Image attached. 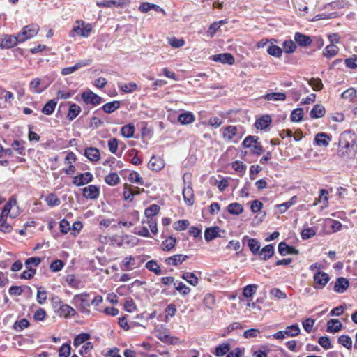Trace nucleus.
I'll return each mask as SVG.
<instances>
[{"instance_id":"nucleus-1","label":"nucleus","mask_w":357,"mask_h":357,"mask_svg":"<svg viewBox=\"0 0 357 357\" xmlns=\"http://www.w3.org/2000/svg\"><path fill=\"white\" fill-rule=\"evenodd\" d=\"M92 30V26L89 23H85L83 21H76L75 24L70 34L71 37L79 36L83 38H87Z\"/></svg>"},{"instance_id":"nucleus-2","label":"nucleus","mask_w":357,"mask_h":357,"mask_svg":"<svg viewBox=\"0 0 357 357\" xmlns=\"http://www.w3.org/2000/svg\"><path fill=\"white\" fill-rule=\"evenodd\" d=\"M39 27L36 24H30L23 28L22 31L17 35L20 43H23L37 35Z\"/></svg>"},{"instance_id":"nucleus-3","label":"nucleus","mask_w":357,"mask_h":357,"mask_svg":"<svg viewBox=\"0 0 357 357\" xmlns=\"http://www.w3.org/2000/svg\"><path fill=\"white\" fill-rule=\"evenodd\" d=\"M314 288L317 289H322L329 282V275L322 271H317L314 273Z\"/></svg>"},{"instance_id":"nucleus-4","label":"nucleus","mask_w":357,"mask_h":357,"mask_svg":"<svg viewBox=\"0 0 357 357\" xmlns=\"http://www.w3.org/2000/svg\"><path fill=\"white\" fill-rule=\"evenodd\" d=\"M130 3V0H103L96 2L97 6L99 8H123Z\"/></svg>"},{"instance_id":"nucleus-5","label":"nucleus","mask_w":357,"mask_h":357,"mask_svg":"<svg viewBox=\"0 0 357 357\" xmlns=\"http://www.w3.org/2000/svg\"><path fill=\"white\" fill-rule=\"evenodd\" d=\"M244 147L250 148L251 151L256 155H260L263 152V148L259 144L257 139L253 136L247 137L243 142Z\"/></svg>"},{"instance_id":"nucleus-6","label":"nucleus","mask_w":357,"mask_h":357,"mask_svg":"<svg viewBox=\"0 0 357 357\" xmlns=\"http://www.w3.org/2000/svg\"><path fill=\"white\" fill-rule=\"evenodd\" d=\"M3 214L10 216L12 218L17 217L20 214V208L17 205V201L15 199H10L3 208Z\"/></svg>"},{"instance_id":"nucleus-7","label":"nucleus","mask_w":357,"mask_h":357,"mask_svg":"<svg viewBox=\"0 0 357 357\" xmlns=\"http://www.w3.org/2000/svg\"><path fill=\"white\" fill-rule=\"evenodd\" d=\"M88 297L89 295L86 294L76 295L74 297V301L79 303L81 312L86 314H89L90 313L89 307L91 305V303L89 302Z\"/></svg>"},{"instance_id":"nucleus-8","label":"nucleus","mask_w":357,"mask_h":357,"mask_svg":"<svg viewBox=\"0 0 357 357\" xmlns=\"http://www.w3.org/2000/svg\"><path fill=\"white\" fill-rule=\"evenodd\" d=\"M93 178V174L91 172H87L74 176L73 183L75 186H82L91 182Z\"/></svg>"},{"instance_id":"nucleus-9","label":"nucleus","mask_w":357,"mask_h":357,"mask_svg":"<svg viewBox=\"0 0 357 357\" xmlns=\"http://www.w3.org/2000/svg\"><path fill=\"white\" fill-rule=\"evenodd\" d=\"M82 98L86 104H91L93 105H98L102 101L101 97L91 91L82 93Z\"/></svg>"},{"instance_id":"nucleus-10","label":"nucleus","mask_w":357,"mask_h":357,"mask_svg":"<svg viewBox=\"0 0 357 357\" xmlns=\"http://www.w3.org/2000/svg\"><path fill=\"white\" fill-rule=\"evenodd\" d=\"M19 42L17 36L5 35L0 37V48H10L15 46Z\"/></svg>"},{"instance_id":"nucleus-11","label":"nucleus","mask_w":357,"mask_h":357,"mask_svg":"<svg viewBox=\"0 0 357 357\" xmlns=\"http://www.w3.org/2000/svg\"><path fill=\"white\" fill-rule=\"evenodd\" d=\"M48 85L49 84L45 83L39 78H35L31 81L29 89L32 93H40L47 89Z\"/></svg>"},{"instance_id":"nucleus-12","label":"nucleus","mask_w":357,"mask_h":357,"mask_svg":"<svg viewBox=\"0 0 357 357\" xmlns=\"http://www.w3.org/2000/svg\"><path fill=\"white\" fill-rule=\"evenodd\" d=\"M83 196L86 199H95L99 197V188L94 185H90L82 190Z\"/></svg>"},{"instance_id":"nucleus-13","label":"nucleus","mask_w":357,"mask_h":357,"mask_svg":"<svg viewBox=\"0 0 357 357\" xmlns=\"http://www.w3.org/2000/svg\"><path fill=\"white\" fill-rule=\"evenodd\" d=\"M332 137L325 132H319L315 135L314 142L319 146L326 147L328 146Z\"/></svg>"},{"instance_id":"nucleus-14","label":"nucleus","mask_w":357,"mask_h":357,"mask_svg":"<svg viewBox=\"0 0 357 357\" xmlns=\"http://www.w3.org/2000/svg\"><path fill=\"white\" fill-rule=\"evenodd\" d=\"M349 282L347 279L343 277L338 278L334 285V291L337 293H344L349 287Z\"/></svg>"},{"instance_id":"nucleus-15","label":"nucleus","mask_w":357,"mask_h":357,"mask_svg":"<svg viewBox=\"0 0 357 357\" xmlns=\"http://www.w3.org/2000/svg\"><path fill=\"white\" fill-rule=\"evenodd\" d=\"M213 59L214 61L229 65H232L235 61L234 56L229 53L214 55Z\"/></svg>"},{"instance_id":"nucleus-16","label":"nucleus","mask_w":357,"mask_h":357,"mask_svg":"<svg viewBox=\"0 0 357 357\" xmlns=\"http://www.w3.org/2000/svg\"><path fill=\"white\" fill-rule=\"evenodd\" d=\"M164 167V160L160 157L153 156L149 162V167L153 171H160Z\"/></svg>"},{"instance_id":"nucleus-17","label":"nucleus","mask_w":357,"mask_h":357,"mask_svg":"<svg viewBox=\"0 0 357 357\" xmlns=\"http://www.w3.org/2000/svg\"><path fill=\"white\" fill-rule=\"evenodd\" d=\"M238 135V128L234 126H228L222 130V137L225 140L231 141Z\"/></svg>"},{"instance_id":"nucleus-18","label":"nucleus","mask_w":357,"mask_h":357,"mask_svg":"<svg viewBox=\"0 0 357 357\" xmlns=\"http://www.w3.org/2000/svg\"><path fill=\"white\" fill-rule=\"evenodd\" d=\"M339 146L340 149L338 150V154L342 157L349 156V154L347 151H344V149H348L350 148L351 145L349 142L345 140V135L342 134L339 140Z\"/></svg>"},{"instance_id":"nucleus-19","label":"nucleus","mask_w":357,"mask_h":357,"mask_svg":"<svg viewBox=\"0 0 357 357\" xmlns=\"http://www.w3.org/2000/svg\"><path fill=\"white\" fill-rule=\"evenodd\" d=\"M195 121V115L190 112L181 113L178 116V121L182 125H188Z\"/></svg>"},{"instance_id":"nucleus-20","label":"nucleus","mask_w":357,"mask_h":357,"mask_svg":"<svg viewBox=\"0 0 357 357\" xmlns=\"http://www.w3.org/2000/svg\"><path fill=\"white\" fill-rule=\"evenodd\" d=\"M57 314L60 317L68 318L75 314V310L67 304H63L58 310Z\"/></svg>"},{"instance_id":"nucleus-21","label":"nucleus","mask_w":357,"mask_h":357,"mask_svg":"<svg viewBox=\"0 0 357 357\" xmlns=\"http://www.w3.org/2000/svg\"><path fill=\"white\" fill-rule=\"evenodd\" d=\"M183 196L185 204L188 206H192L194 204V192L192 188L190 186L185 187L183 189Z\"/></svg>"},{"instance_id":"nucleus-22","label":"nucleus","mask_w":357,"mask_h":357,"mask_svg":"<svg viewBox=\"0 0 357 357\" xmlns=\"http://www.w3.org/2000/svg\"><path fill=\"white\" fill-rule=\"evenodd\" d=\"M278 252L281 255H287L288 254H298V250L295 248L289 246L286 243L281 242L278 245Z\"/></svg>"},{"instance_id":"nucleus-23","label":"nucleus","mask_w":357,"mask_h":357,"mask_svg":"<svg viewBox=\"0 0 357 357\" xmlns=\"http://www.w3.org/2000/svg\"><path fill=\"white\" fill-rule=\"evenodd\" d=\"M294 40L300 46L302 47H307L312 43L310 37L299 32L295 33Z\"/></svg>"},{"instance_id":"nucleus-24","label":"nucleus","mask_w":357,"mask_h":357,"mask_svg":"<svg viewBox=\"0 0 357 357\" xmlns=\"http://www.w3.org/2000/svg\"><path fill=\"white\" fill-rule=\"evenodd\" d=\"M89 62H84V61H79V62L76 63L73 66L66 67V68H63L61 70V74L64 76L73 74V73H75L76 70H77L80 68L85 66L86 65H89Z\"/></svg>"},{"instance_id":"nucleus-25","label":"nucleus","mask_w":357,"mask_h":357,"mask_svg":"<svg viewBox=\"0 0 357 357\" xmlns=\"http://www.w3.org/2000/svg\"><path fill=\"white\" fill-rule=\"evenodd\" d=\"M342 327V324L338 319H332L327 322V331L329 333H337Z\"/></svg>"},{"instance_id":"nucleus-26","label":"nucleus","mask_w":357,"mask_h":357,"mask_svg":"<svg viewBox=\"0 0 357 357\" xmlns=\"http://www.w3.org/2000/svg\"><path fill=\"white\" fill-rule=\"evenodd\" d=\"M84 155L91 161H98L100 159V152L97 148L89 147L84 151Z\"/></svg>"},{"instance_id":"nucleus-27","label":"nucleus","mask_w":357,"mask_h":357,"mask_svg":"<svg viewBox=\"0 0 357 357\" xmlns=\"http://www.w3.org/2000/svg\"><path fill=\"white\" fill-rule=\"evenodd\" d=\"M338 52L339 47L335 45L330 44L324 48L323 51V55L328 59H330L332 57L336 56Z\"/></svg>"},{"instance_id":"nucleus-28","label":"nucleus","mask_w":357,"mask_h":357,"mask_svg":"<svg viewBox=\"0 0 357 357\" xmlns=\"http://www.w3.org/2000/svg\"><path fill=\"white\" fill-rule=\"evenodd\" d=\"M186 259H188L187 255H175L166 259L165 262L169 265L177 266L185 261Z\"/></svg>"},{"instance_id":"nucleus-29","label":"nucleus","mask_w":357,"mask_h":357,"mask_svg":"<svg viewBox=\"0 0 357 357\" xmlns=\"http://www.w3.org/2000/svg\"><path fill=\"white\" fill-rule=\"evenodd\" d=\"M220 231V229L218 227L207 228L204 232L205 240L206 241H210L219 236L218 234Z\"/></svg>"},{"instance_id":"nucleus-30","label":"nucleus","mask_w":357,"mask_h":357,"mask_svg":"<svg viewBox=\"0 0 357 357\" xmlns=\"http://www.w3.org/2000/svg\"><path fill=\"white\" fill-rule=\"evenodd\" d=\"M297 200L296 196H293L289 201L282 203L281 204H277L276 208H278L279 213H284L286 212L291 206L296 204Z\"/></svg>"},{"instance_id":"nucleus-31","label":"nucleus","mask_w":357,"mask_h":357,"mask_svg":"<svg viewBox=\"0 0 357 357\" xmlns=\"http://www.w3.org/2000/svg\"><path fill=\"white\" fill-rule=\"evenodd\" d=\"M325 108L321 105H315L311 110L310 115L312 119H319L324 116L325 114Z\"/></svg>"},{"instance_id":"nucleus-32","label":"nucleus","mask_w":357,"mask_h":357,"mask_svg":"<svg viewBox=\"0 0 357 357\" xmlns=\"http://www.w3.org/2000/svg\"><path fill=\"white\" fill-rule=\"evenodd\" d=\"M271 122V117L268 115H266L257 119L255 125L257 129L264 130L269 126Z\"/></svg>"},{"instance_id":"nucleus-33","label":"nucleus","mask_w":357,"mask_h":357,"mask_svg":"<svg viewBox=\"0 0 357 357\" xmlns=\"http://www.w3.org/2000/svg\"><path fill=\"white\" fill-rule=\"evenodd\" d=\"M25 142L22 140H14L11 144L12 149L15 151L19 155H25Z\"/></svg>"},{"instance_id":"nucleus-34","label":"nucleus","mask_w":357,"mask_h":357,"mask_svg":"<svg viewBox=\"0 0 357 357\" xmlns=\"http://www.w3.org/2000/svg\"><path fill=\"white\" fill-rule=\"evenodd\" d=\"M274 254V248L272 245H267L264 247L260 252H259V255L261 258L264 260H266L271 257Z\"/></svg>"},{"instance_id":"nucleus-35","label":"nucleus","mask_w":357,"mask_h":357,"mask_svg":"<svg viewBox=\"0 0 357 357\" xmlns=\"http://www.w3.org/2000/svg\"><path fill=\"white\" fill-rule=\"evenodd\" d=\"M81 109L79 105L75 103H71L68 109L67 117L70 121L75 119L80 113Z\"/></svg>"},{"instance_id":"nucleus-36","label":"nucleus","mask_w":357,"mask_h":357,"mask_svg":"<svg viewBox=\"0 0 357 357\" xmlns=\"http://www.w3.org/2000/svg\"><path fill=\"white\" fill-rule=\"evenodd\" d=\"M264 98L268 101L284 100L286 94L282 92H273L266 94Z\"/></svg>"},{"instance_id":"nucleus-37","label":"nucleus","mask_w":357,"mask_h":357,"mask_svg":"<svg viewBox=\"0 0 357 357\" xmlns=\"http://www.w3.org/2000/svg\"><path fill=\"white\" fill-rule=\"evenodd\" d=\"M56 105L57 101L56 99L49 100L43 107L42 112L45 115L52 114L54 112Z\"/></svg>"},{"instance_id":"nucleus-38","label":"nucleus","mask_w":357,"mask_h":357,"mask_svg":"<svg viewBox=\"0 0 357 357\" xmlns=\"http://www.w3.org/2000/svg\"><path fill=\"white\" fill-rule=\"evenodd\" d=\"M119 88L124 93H132L137 89V85L135 82L130 83H118Z\"/></svg>"},{"instance_id":"nucleus-39","label":"nucleus","mask_w":357,"mask_h":357,"mask_svg":"<svg viewBox=\"0 0 357 357\" xmlns=\"http://www.w3.org/2000/svg\"><path fill=\"white\" fill-rule=\"evenodd\" d=\"M120 107V102L117 100H114L108 103L105 104L102 109V110L107 114H111L114 112L115 110Z\"/></svg>"},{"instance_id":"nucleus-40","label":"nucleus","mask_w":357,"mask_h":357,"mask_svg":"<svg viewBox=\"0 0 357 357\" xmlns=\"http://www.w3.org/2000/svg\"><path fill=\"white\" fill-rule=\"evenodd\" d=\"M182 278L194 287L198 284L199 279L193 273L185 272L182 275Z\"/></svg>"},{"instance_id":"nucleus-41","label":"nucleus","mask_w":357,"mask_h":357,"mask_svg":"<svg viewBox=\"0 0 357 357\" xmlns=\"http://www.w3.org/2000/svg\"><path fill=\"white\" fill-rule=\"evenodd\" d=\"M230 350V345L228 343H222L215 348V355L221 357L227 354Z\"/></svg>"},{"instance_id":"nucleus-42","label":"nucleus","mask_w":357,"mask_h":357,"mask_svg":"<svg viewBox=\"0 0 357 357\" xmlns=\"http://www.w3.org/2000/svg\"><path fill=\"white\" fill-rule=\"evenodd\" d=\"M105 181L109 185L114 186L120 182V178L116 173L113 172L105 176Z\"/></svg>"},{"instance_id":"nucleus-43","label":"nucleus","mask_w":357,"mask_h":357,"mask_svg":"<svg viewBox=\"0 0 357 357\" xmlns=\"http://www.w3.org/2000/svg\"><path fill=\"white\" fill-rule=\"evenodd\" d=\"M258 286L257 284H249L245 286L243 290V295L247 298H251L257 291Z\"/></svg>"},{"instance_id":"nucleus-44","label":"nucleus","mask_w":357,"mask_h":357,"mask_svg":"<svg viewBox=\"0 0 357 357\" xmlns=\"http://www.w3.org/2000/svg\"><path fill=\"white\" fill-rule=\"evenodd\" d=\"M135 130V126L133 125L128 124L121 128V132L123 137L130 138L133 137Z\"/></svg>"},{"instance_id":"nucleus-45","label":"nucleus","mask_w":357,"mask_h":357,"mask_svg":"<svg viewBox=\"0 0 357 357\" xmlns=\"http://www.w3.org/2000/svg\"><path fill=\"white\" fill-rule=\"evenodd\" d=\"M45 200L47 204L51 207L59 206L61 204L60 199L54 193L49 194Z\"/></svg>"},{"instance_id":"nucleus-46","label":"nucleus","mask_w":357,"mask_h":357,"mask_svg":"<svg viewBox=\"0 0 357 357\" xmlns=\"http://www.w3.org/2000/svg\"><path fill=\"white\" fill-rule=\"evenodd\" d=\"M300 331L299 326L295 324L287 326L284 331V333H286L287 336L294 337L297 336L300 333Z\"/></svg>"},{"instance_id":"nucleus-47","label":"nucleus","mask_w":357,"mask_h":357,"mask_svg":"<svg viewBox=\"0 0 357 357\" xmlns=\"http://www.w3.org/2000/svg\"><path fill=\"white\" fill-rule=\"evenodd\" d=\"M135 258L132 256L126 257L123 261L121 269L123 271L130 270L135 267Z\"/></svg>"},{"instance_id":"nucleus-48","label":"nucleus","mask_w":357,"mask_h":357,"mask_svg":"<svg viewBox=\"0 0 357 357\" xmlns=\"http://www.w3.org/2000/svg\"><path fill=\"white\" fill-rule=\"evenodd\" d=\"M176 238L171 236L162 242L161 247L163 250L169 251L174 248Z\"/></svg>"},{"instance_id":"nucleus-49","label":"nucleus","mask_w":357,"mask_h":357,"mask_svg":"<svg viewBox=\"0 0 357 357\" xmlns=\"http://www.w3.org/2000/svg\"><path fill=\"white\" fill-rule=\"evenodd\" d=\"M146 268L156 275L161 274V269L158 263L154 260H150L146 264Z\"/></svg>"},{"instance_id":"nucleus-50","label":"nucleus","mask_w":357,"mask_h":357,"mask_svg":"<svg viewBox=\"0 0 357 357\" xmlns=\"http://www.w3.org/2000/svg\"><path fill=\"white\" fill-rule=\"evenodd\" d=\"M123 195L125 200L131 202L132 201L133 197L135 195V190L131 188L130 185L126 183L124 184Z\"/></svg>"},{"instance_id":"nucleus-51","label":"nucleus","mask_w":357,"mask_h":357,"mask_svg":"<svg viewBox=\"0 0 357 357\" xmlns=\"http://www.w3.org/2000/svg\"><path fill=\"white\" fill-rule=\"evenodd\" d=\"M228 211L233 215H239L243 211V207L238 203H232L228 206Z\"/></svg>"},{"instance_id":"nucleus-52","label":"nucleus","mask_w":357,"mask_h":357,"mask_svg":"<svg viewBox=\"0 0 357 357\" xmlns=\"http://www.w3.org/2000/svg\"><path fill=\"white\" fill-rule=\"evenodd\" d=\"M338 343L348 349L352 347V340L349 335H342L338 338Z\"/></svg>"},{"instance_id":"nucleus-53","label":"nucleus","mask_w":357,"mask_h":357,"mask_svg":"<svg viewBox=\"0 0 357 357\" xmlns=\"http://www.w3.org/2000/svg\"><path fill=\"white\" fill-rule=\"evenodd\" d=\"M168 43L174 48H179L185 44V41L183 38H177L176 37H171L168 38Z\"/></svg>"},{"instance_id":"nucleus-54","label":"nucleus","mask_w":357,"mask_h":357,"mask_svg":"<svg viewBox=\"0 0 357 357\" xmlns=\"http://www.w3.org/2000/svg\"><path fill=\"white\" fill-rule=\"evenodd\" d=\"M308 84L314 91H320L323 89V83L319 78H312L308 80Z\"/></svg>"},{"instance_id":"nucleus-55","label":"nucleus","mask_w":357,"mask_h":357,"mask_svg":"<svg viewBox=\"0 0 357 357\" xmlns=\"http://www.w3.org/2000/svg\"><path fill=\"white\" fill-rule=\"evenodd\" d=\"M155 333H156L155 335L158 339H160L161 341L166 342V343H167V342L173 343V342H174V340L175 341L178 340L177 338L169 336V335L162 333L159 331H156Z\"/></svg>"},{"instance_id":"nucleus-56","label":"nucleus","mask_w":357,"mask_h":357,"mask_svg":"<svg viewBox=\"0 0 357 357\" xmlns=\"http://www.w3.org/2000/svg\"><path fill=\"white\" fill-rule=\"evenodd\" d=\"M267 52L271 56L279 58L282 56V50L279 46L271 45L268 47Z\"/></svg>"},{"instance_id":"nucleus-57","label":"nucleus","mask_w":357,"mask_h":357,"mask_svg":"<svg viewBox=\"0 0 357 357\" xmlns=\"http://www.w3.org/2000/svg\"><path fill=\"white\" fill-rule=\"evenodd\" d=\"M203 303L206 307L212 309L215 304V299L214 296L211 294H206L204 296Z\"/></svg>"},{"instance_id":"nucleus-58","label":"nucleus","mask_w":357,"mask_h":357,"mask_svg":"<svg viewBox=\"0 0 357 357\" xmlns=\"http://www.w3.org/2000/svg\"><path fill=\"white\" fill-rule=\"evenodd\" d=\"M303 116V109L301 108H297L292 111L290 117L291 121L299 122L302 120Z\"/></svg>"},{"instance_id":"nucleus-59","label":"nucleus","mask_w":357,"mask_h":357,"mask_svg":"<svg viewBox=\"0 0 357 357\" xmlns=\"http://www.w3.org/2000/svg\"><path fill=\"white\" fill-rule=\"evenodd\" d=\"M5 216H6V214L0 215V230L3 232H9L11 231L12 227L6 222Z\"/></svg>"},{"instance_id":"nucleus-60","label":"nucleus","mask_w":357,"mask_h":357,"mask_svg":"<svg viewBox=\"0 0 357 357\" xmlns=\"http://www.w3.org/2000/svg\"><path fill=\"white\" fill-rule=\"evenodd\" d=\"M283 47H284V52L286 53L289 54V53H292L295 51V50L296 49V45L293 40H285L283 43Z\"/></svg>"},{"instance_id":"nucleus-61","label":"nucleus","mask_w":357,"mask_h":357,"mask_svg":"<svg viewBox=\"0 0 357 357\" xmlns=\"http://www.w3.org/2000/svg\"><path fill=\"white\" fill-rule=\"evenodd\" d=\"M315 320L312 318H307L303 321L302 325L304 328V330L307 333H310L312 328L314 325Z\"/></svg>"},{"instance_id":"nucleus-62","label":"nucleus","mask_w":357,"mask_h":357,"mask_svg":"<svg viewBox=\"0 0 357 357\" xmlns=\"http://www.w3.org/2000/svg\"><path fill=\"white\" fill-rule=\"evenodd\" d=\"M36 299L39 304L45 303L47 300V291L42 287L38 289Z\"/></svg>"},{"instance_id":"nucleus-63","label":"nucleus","mask_w":357,"mask_h":357,"mask_svg":"<svg viewBox=\"0 0 357 357\" xmlns=\"http://www.w3.org/2000/svg\"><path fill=\"white\" fill-rule=\"evenodd\" d=\"M90 335L87 333L79 334L75 338L73 344L75 347L79 346L87 341Z\"/></svg>"},{"instance_id":"nucleus-64","label":"nucleus","mask_w":357,"mask_h":357,"mask_svg":"<svg viewBox=\"0 0 357 357\" xmlns=\"http://www.w3.org/2000/svg\"><path fill=\"white\" fill-rule=\"evenodd\" d=\"M159 211H160L159 206H158L156 204H152L151 206H150L149 208H147L145 210L144 213L147 218H149V217H152V216L158 214Z\"/></svg>"}]
</instances>
